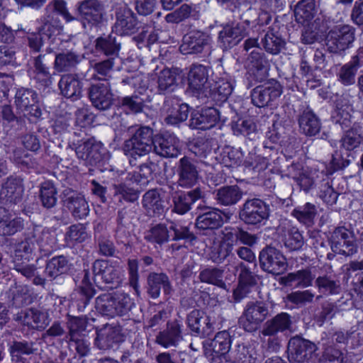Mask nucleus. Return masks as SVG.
I'll use <instances>...</instances> for the list:
<instances>
[{
    "mask_svg": "<svg viewBox=\"0 0 363 363\" xmlns=\"http://www.w3.org/2000/svg\"><path fill=\"white\" fill-rule=\"evenodd\" d=\"M134 306L133 300L123 292L104 294L98 296L95 301L96 311L109 317L128 315Z\"/></svg>",
    "mask_w": 363,
    "mask_h": 363,
    "instance_id": "nucleus-1",
    "label": "nucleus"
},
{
    "mask_svg": "<svg viewBox=\"0 0 363 363\" xmlns=\"http://www.w3.org/2000/svg\"><path fill=\"white\" fill-rule=\"evenodd\" d=\"M151 174L152 170L147 165L140 166L137 172H128L125 181L115 186L116 194L128 201L137 200L140 189L148 183Z\"/></svg>",
    "mask_w": 363,
    "mask_h": 363,
    "instance_id": "nucleus-2",
    "label": "nucleus"
},
{
    "mask_svg": "<svg viewBox=\"0 0 363 363\" xmlns=\"http://www.w3.org/2000/svg\"><path fill=\"white\" fill-rule=\"evenodd\" d=\"M153 131L148 127H140L133 137L126 140L123 146L124 154L128 157L131 165L139 157H143L152 150L153 145Z\"/></svg>",
    "mask_w": 363,
    "mask_h": 363,
    "instance_id": "nucleus-3",
    "label": "nucleus"
},
{
    "mask_svg": "<svg viewBox=\"0 0 363 363\" xmlns=\"http://www.w3.org/2000/svg\"><path fill=\"white\" fill-rule=\"evenodd\" d=\"M269 316V309L266 303L259 301H250L238 319V325L245 332L255 333Z\"/></svg>",
    "mask_w": 363,
    "mask_h": 363,
    "instance_id": "nucleus-4",
    "label": "nucleus"
},
{
    "mask_svg": "<svg viewBox=\"0 0 363 363\" xmlns=\"http://www.w3.org/2000/svg\"><path fill=\"white\" fill-rule=\"evenodd\" d=\"M259 262L263 271L275 275L284 273L287 268L285 257L271 245H267L259 252Z\"/></svg>",
    "mask_w": 363,
    "mask_h": 363,
    "instance_id": "nucleus-5",
    "label": "nucleus"
},
{
    "mask_svg": "<svg viewBox=\"0 0 363 363\" xmlns=\"http://www.w3.org/2000/svg\"><path fill=\"white\" fill-rule=\"evenodd\" d=\"M317 350L318 347L315 343L296 335L289 341V359L292 362H307L315 355Z\"/></svg>",
    "mask_w": 363,
    "mask_h": 363,
    "instance_id": "nucleus-6",
    "label": "nucleus"
},
{
    "mask_svg": "<svg viewBox=\"0 0 363 363\" xmlns=\"http://www.w3.org/2000/svg\"><path fill=\"white\" fill-rule=\"evenodd\" d=\"M79 18L84 28L99 23L103 18L104 9L98 0H84L77 7Z\"/></svg>",
    "mask_w": 363,
    "mask_h": 363,
    "instance_id": "nucleus-7",
    "label": "nucleus"
},
{
    "mask_svg": "<svg viewBox=\"0 0 363 363\" xmlns=\"http://www.w3.org/2000/svg\"><path fill=\"white\" fill-rule=\"evenodd\" d=\"M169 237L172 240H185L192 242L196 240L194 233L189 232V228H150L145 233V238L150 242L162 243L167 241Z\"/></svg>",
    "mask_w": 363,
    "mask_h": 363,
    "instance_id": "nucleus-8",
    "label": "nucleus"
},
{
    "mask_svg": "<svg viewBox=\"0 0 363 363\" xmlns=\"http://www.w3.org/2000/svg\"><path fill=\"white\" fill-rule=\"evenodd\" d=\"M268 206L258 199L247 201L240 213V218L249 225L261 223L268 218Z\"/></svg>",
    "mask_w": 363,
    "mask_h": 363,
    "instance_id": "nucleus-9",
    "label": "nucleus"
},
{
    "mask_svg": "<svg viewBox=\"0 0 363 363\" xmlns=\"http://www.w3.org/2000/svg\"><path fill=\"white\" fill-rule=\"evenodd\" d=\"M59 32L58 29L53 28L50 24H45L39 33H32L29 35L30 48L34 51H39L43 44L48 43V52H54L56 49L55 45H58L60 41V39L57 38Z\"/></svg>",
    "mask_w": 363,
    "mask_h": 363,
    "instance_id": "nucleus-10",
    "label": "nucleus"
},
{
    "mask_svg": "<svg viewBox=\"0 0 363 363\" xmlns=\"http://www.w3.org/2000/svg\"><path fill=\"white\" fill-rule=\"evenodd\" d=\"M354 40V31L349 26H342L330 30L326 38V45L332 52L349 48Z\"/></svg>",
    "mask_w": 363,
    "mask_h": 363,
    "instance_id": "nucleus-11",
    "label": "nucleus"
},
{
    "mask_svg": "<svg viewBox=\"0 0 363 363\" xmlns=\"http://www.w3.org/2000/svg\"><path fill=\"white\" fill-rule=\"evenodd\" d=\"M96 333L95 345L99 350H110L121 341V328L118 325L106 323L101 328H96Z\"/></svg>",
    "mask_w": 363,
    "mask_h": 363,
    "instance_id": "nucleus-12",
    "label": "nucleus"
},
{
    "mask_svg": "<svg viewBox=\"0 0 363 363\" xmlns=\"http://www.w3.org/2000/svg\"><path fill=\"white\" fill-rule=\"evenodd\" d=\"M153 145L156 154L164 157H177L181 150L179 139L169 133L155 135Z\"/></svg>",
    "mask_w": 363,
    "mask_h": 363,
    "instance_id": "nucleus-13",
    "label": "nucleus"
},
{
    "mask_svg": "<svg viewBox=\"0 0 363 363\" xmlns=\"http://www.w3.org/2000/svg\"><path fill=\"white\" fill-rule=\"evenodd\" d=\"M186 324L191 334L197 337H205L213 332L209 317L199 309H194L187 315Z\"/></svg>",
    "mask_w": 363,
    "mask_h": 363,
    "instance_id": "nucleus-14",
    "label": "nucleus"
},
{
    "mask_svg": "<svg viewBox=\"0 0 363 363\" xmlns=\"http://www.w3.org/2000/svg\"><path fill=\"white\" fill-rule=\"evenodd\" d=\"M292 324V317L281 312L265 321L259 333L263 336H276L279 333L290 331Z\"/></svg>",
    "mask_w": 363,
    "mask_h": 363,
    "instance_id": "nucleus-15",
    "label": "nucleus"
},
{
    "mask_svg": "<svg viewBox=\"0 0 363 363\" xmlns=\"http://www.w3.org/2000/svg\"><path fill=\"white\" fill-rule=\"evenodd\" d=\"M22 324L28 328L42 331L50 322V315L45 310L35 308L26 309L20 317Z\"/></svg>",
    "mask_w": 363,
    "mask_h": 363,
    "instance_id": "nucleus-16",
    "label": "nucleus"
},
{
    "mask_svg": "<svg viewBox=\"0 0 363 363\" xmlns=\"http://www.w3.org/2000/svg\"><path fill=\"white\" fill-rule=\"evenodd\" d=\"M219 118V112L215 108L196 110L191 114L190 127L201 130L210 129L217 123Z\"/></svg>",
    "mask_w": 363,
    "mask_h": 363,
    "instance_id": "nucleus-17",
    "label": "nucleus"
},
{
    "mask_svg": "<svg viewBox=\"0 0 363 363\" xmlns=\"http://www.w3.org/2000/svg\"><path fill=\"white\" fill-rule=\"evenodd\" d=\"M282 93L281 86L274 82L267 86H259L255 88L252 92V101L257 107H263L268 103L280 96Z\"/></svg>",
    "mask_w": 363,
    "mask_h": 363,
    "instance_id": "nucleus-18",
    "label": "nucleus"
},
{
    "mask_svg": "<svg viewBox=\"0 0 363 363\" xmlns=\"http://www.w3.org/2000/svg\"><path fill=\"white\" fill-rule=\"evenodd\" d=\"M93 274L95 281L102 280L106 284H111L116 287L121 282L120 272L106 260H96L93 264Z\"/></svg>",
    "mask_w": 363,
    "mask_h": 363,
    "instance_id": "nucleus-19",
    "label": "nucleus"
},
{
    "mask_svg": "<svg viewBox=\"0 0 363 363\" xmlns=\"http://www.w3.org/2000/svg\"><path fill=\"white\" fill-rule=\"evenodd\" d=\"M90 99L94 106L98 109L105 110L110 107L112 103V94L108 82H99L92 84L89 91Z\"/></svg>",
    "mask_w": 363,
    "mask_h": 363,
    "instance_id": "nucleus-20",
    "label": "nucleus"
},
{
    "mask_svg": "<svg viewBox=\"0 0 363 363\" xmlns=\"http://www.w3.org/2000/svg\"><path fill=\"white\" fill-rule=\"evenodd\" d=\"M208 68L202 65H194L188 74L189 88L195 93L204 92L207 89Z\"/></svg>",
    "mask_w": 363,
    "mask_h": 363,
    "instance_id": "nucleus-21",
    "label": "nucleus"
},
{
    "mask_svg": "<svg viewBox=\"0 0 363 363\" xmlns=\"http://www.w3.org/2000/svg\"><path fill=\"white\" fill-rule=\"evenodd\" d=\"M182 339V325L176 320L167 323V329L159 333L156 342L164 347H169L176 346Z\"/></svg>",
    "mask_w": 363,
    "mask_h": 363,
    "instance_id": "nucleus-22",
    "label": "nucleus"
},
{
    "mask_svg": "<svg viewBox=\"0 0 363 363\" xmlns=\"http://www.w3.org/2000/svg\"><path fill=\"white\" fill-rule=\"evenodd\" d=\"M207 209V211L197 217L196 227H220L230 219L229 214L218 209Z\"/></svg>",
    "mask_w": 363,
    "mask_h": 363,
    "instance_id": "nucleus-23",
    "label": "nucleus"
},
{
    "mask_svg": "<svg viewBox=\"0 0 363 363\" xmlns=\"http://www.w3.org/2000/svg\"><path fill=\"white\" fill-rule=\"evenodd\" d=\"M147 292L152 298L160 296L161 289H163L165 294L171 291L170 281L164 273H150L147 277Z\"/></svg>",
    "mask_w": 363,
    "mask_h": 363,
    "instance_id": "nucleus-24",
    "label": "nucleus"
},
{
    "mask_svg": "<svg viewBox=\"0 0 363 363\" xmlns=\"http://www.w3.org/2000/svg\"><path fill=\"white\" fill-rule=\"evenodd\" d=\"M65 204L72 216L77 219H82L89 212L88 202L84 195L79 193H72L65 200Z\"/></svg>",
    "mask_w": 363,
    "mask_h": 363,
    "instance_id": "nucleus-25",
    "label": "nucleus"
},
{
    "mask_svg": "<svg viewBox=\"0 0 363 363\" xmlns=\"http://www.w3.org/2000/svg\"><path fill=\"white\" fill-rule=\"evenodd\" d=\"M179 162V184L182 187L190 188L198 182V172L189 159L183 157Z\"/></svg>",
    "mask_w": 363,
    "mask_h": 363,
    "instance_id": "nucleus-26",
    "label": "nucleus"
},
{
    "mask_svg": "<svg viewBox=\"0 0 363 363\" xmlns=\"http://www.w3.org/2000/svg\"><path fill=\"white\" fill-rule=\"evenodd\" d=\"M233 89V80L227 74L215 82L213 89L210 90L212 99L218 103L224 102L231 94Z\"/></svg>",
    "mask_w": 363,
    "mask_h": 363,
    "instance_id": "nucleus-27",
    "label": "nucleus"
},
{
    "mask_svg": "<svg viewBox=\"0 0 363 363\" xmlns=\"http://www.w3.org/2000/svg\"><path fill=\"white\" fill-rule=\"evenodd\" d=\"M183 82V74L179 68L164 69L162 70L158 77V89L160 92L174 90L176 84Z\"/></svg>",
    "mask_w": 363,
    "mask_h": 363,
    "instance_id": "nucleus-28",
    "label": "nucleus"
},
{
    "mask_svg": "<svg viewBox=\"0 0 363 363\" xmlns=\"http://www.w3.org/2000/svg\"><path fill=\"white\" fill-rule=\"evenodd\" d=\"M206 43L205 35L199 31L191 32L184 37L180 50L184 55L198 53Z\"/></svg>",
    "mask_w": 363,
    "mask_h": 363,
    "instance_id": "nucleus-29",
    "label": "nucleus"
},
{
    "mask_svg": "<svg viewBox=\"0 0 363 363\" xmlns=\"http://www.w3.org/2000/svg\"><path fill=\"white\" fill-rule=\"evenodd\" d=\"M363 143V126L354 123L345 132L341 139V146L346 151L350 152L359 147Z\"/></svg>",
    "mask_w": 363,
    "mask_h": 363,
    "instance_id": "nucleus-30",
    "label": "nucleus"
},
{
    "mask_svg": "<svg viewBox=\"0 0 363 363\" xmlns=\"http://www.w3.org/2000/svg\"><path fill=\"white\" fill-rule=\"evenodd\" d=\"M138 21L133 11L125 9L123 13H118L116 23V29L121 35H129L138 29Z\"/></svg>",
    "mask_w": 363,
    "mask_h": 363,
    "instance_id": "nucleus-31",
    "label": "nucleus"
},
{
    "mask_svg": "<svg viewBox=\"0 0 363 363\" xmlns=\"http://www.w3.org/2000/svg\"><path fill=\"white\" fill-rule=\"evenodd\" d=\"M103 149L101 143L89 140L77 147L76 154L79 158L84 160L96 162L101 158Z\"/></svg>",
    "mask_w": 363,
    "mask_h": 363,
    "instance_id": "nucleus-32",
    "label": "nucleus"
},
{
    "mask_svg": "<svg viewBox=\"0 0 363 363\" xmlns=\"http://www.w3.org/2000/svg\"><path fill=\"white\" fill-rule=\"evenodd\" d=\"M61 93L67 98L73 101L79 99L82 94V84L79 80L73 75H64L60 82Z\"/></svg>",
    "mask_w": 363,
    "mask_h": 363,
    "instance_id": "nucleus-33",
    "label": "nucleus"
},
{
    "mask_svg": "<svg viewBox=\"0 0 363 363\" xmlns=\"http://www.w3.org/2000/svg\"><path fill=\"white\" fill-rule=\"evenodd\" d=\"M231 345L230 334L228 331L223 330L218 333L214 338L211 341L203 342L204 350H210L214 353L229 352Z\"/></svg>",
    "mask_w": 363,
    "mask_h": 363,
    "instance_id": "nucleus-34",
    "label": "nucleus"
},
{
    "mask_svg": "<svg viewBox=\"0 0 363 363\" xmlns=\"http://www.w3.org/2000/svg\"><path fill=\"white\" fill-rule=\"evenodd\" d=\"M320 293L328 295L339 294L342 290L340 281L335 275L323 274L315 281Z\"/></svg>",
    "mask_w": 363,
    "mask_h": 363,
    "instance_id": "nucleus-35",
    "label": "nucleus"
},
{
    "mask_svg": "<svg viewBox=\"0 0 363 363\" xmlns=\"http://www.w3.org/2000/svg\"><path fill=\"white\" fill-rule=\"evenodd\" d=\"M247 34L243 23L235 27H225L220 32L219 38L225 46H232L238 44Z\"/></svg>",
    "mask_w": 363,
    "mask_h": 363,
    "instance_id": "nucleus-36",
    "label": "nucleus"
},
{
    "mask_svg": "<svg viewBox=\"0 0 363 363\" xmlns=\"http://www.w3.org/2000/svg\"><path fill=\"white\" fill-rule=\"evenodd\" d=\"M164 202L161 194L156 189L150 190L143 196V206L150 215L162 213L164 208Z\"/></svg>",
    "mask_w": 363,
    "mask_h": 363,
    "instance_id": "nucleus-37",
    "label": "nucleus"
},
{
    "mask_svg": "<svg viewBox=\"0 0 363 363\" xmlns=\"http://www.w3.org/2000/svg\"><path fill=\"white\" fill-rule=\"evenodd\" d=\"M94 294L95 290L89 281L88 273L86 272L82 281V286L77 289L75 294L78 310L80 311H84Z\"/></svg>",
    "mask_w": 363,
    "mask_h": 363,
    "instance_id": "nucleus-38",
    "label": "nucleus"
},
{
    "mask_svg": "<svg viewBox=\"0 0 363 363\" xmlns=\"http://www.w3.org/2000/svg\"><path fill=\"white\" fill-rule=\"evenodd\" d=\"M313 277L308 269H301L295 272L289 273L281 277V284L285 286H292L294 284L297 287H308L312 284Z\"/></svg>",
    "mask_w": 363,
    "mask_h": 363,
    "instance_id": "nucleus-39",
    "label": "nucleus"
},
{
    "mask_svg": "<svg viewBox=\"0 0 363 363\" xmlns=\"http://www.w3.org/2000/svg\"><path fill=\"white\" fill-rule=\"evenodd\" d=\"M34 342L31 341H13L9 347V353L12 359L16 362L26 361L24 355L29 356L35 352L36 349L34 348Z\"/></svg>",
    "mask_w": 363,
    "mask_h": 363,
    "instance_id": "nucleus-40",
    "label": "nucleus"
},
{
    "mask_svg": "<svg viewBox=\"0 0 363 363\" xmlns=\"http://www.w3.org/2000/svg\"><path fill=\"white\" fill-rule=\"evenodd\" d=\"M224 270L218 267H207L202 269L199 279L202 283L215 285L220 289H227V285L224 282Z\"/></svg>",
    "mask_w": 363,
    "mask_h": 363,
    "instance_id": "nucleus-41",
    "label": "nucleus"
},
{
    "mask_svg": "<svg viewBox=\"0 0 363 363\" xmlns=\"http://www.w3.org/2000/svg\"><path fill=\"white\" fill-rule=\"evenodd\" d=\"M88 321L89 319L86 317L69 316L67 322L68 332L65 336L66 340L83 337L84 333L88 330Z\"/></svg>",
    "mask_w": 363,
    "mask_h": 363,
    "instance_id": "nucleus-42",
    "label": "nucleus"
},
{
    "mask_svg": "<svg viewBox=\"0 0 363 363\" xmlns=\"http://www.w3.org/2000/svg\"><path fill=\"white\" fill-rule=\"evenodd\" d=\"M314 0H301L295 9V18L298 23L307 24L314 16Z\"/></svg>",
    "mask_w": 363,
    "mask_h": 363,
    "instance_id": "nucleus-43",
    "label": "nucleus"
},
{
    "mask_svg": "<svg viewBox=\"0 0 363 363\" xmlns=\"http://www.w3.org/2000/svg\"><path fill=\"white\" fill-rule=\"evenodd\" d=\"M352 111V106L347 102H338L336 105L335 111L332 113L333 121L340 124L342 129H345L350 125L351 123V111Z\"/></svg>",
    "mask_w": 363,
    "mask_h": 363,
    "instance_id": "nucleus-44",
    "label": "nucleus"
},
{
    "mask_svg": "<svg viewBox=\"0 0 363 363\" xmlns=\"http://www.w3.org/2000/svg\"><path fill=\"white\" fill-rule=\"evenodd\" d=\"M299 126L302 132L307 135H316L320 128L319 121L316 116L310 111L304 112L301 116Z\"/></svg>",
    "mask_w": 363,
    "mask_h": 363,
    "instance_id": "nucleus-45",
    "label": "nucleus"
},
{
    "mask_svg": "<svg viewBox=\"0 0 363 363\" xmlns=\"http://www.w3.org/2000/svg\"><path fill=\"white\" fill-rule=\"evenodd\" d=\"M242 197V194L237 186H225L217 193L218 201L223 205L236 203Z\"/></svg>",
    "mask_w": 363,
    "mask_h": 363,
    "instance_id": "nucleus-46",
    "label": "nucleus"
},
{
    "mask_svg": "<svg viewBox=\"0 0 363 363\" xmlns=\"http://www.w3.org/2000/svg\"><path fill=\"white\" fill-rule=\"evenodd\" d=\"M68 269V260L63 256L52 257L46 265L45 273L51 278H55Z\"/></svg>",
    "mask_w": 363,
    "mask_h": 363,
    "instance_id": "nucleus-47",
    "label": "nucleus"
},
{
    "mask_svg": "<svg viewBox=\"0 0 363 363\" xmlns=\"http://www.w3.org/2000/svg\"><path fill=\"white\" fill-rule=\"evenodd\" d=\"M189 108L186 104H176L169 111L165 121L169 125H177L185 121L189 115Z\"/></svg>",
    "mask_w": 363,
    "mask_h": 363,
    "instance_id": "nucleus-48",
    "label": "nucleus"
},
{
    "mask_svg": "<svg viewBox=\"0 0 363 363\" xmlns=\"http://www.w3.org/2000/svg\"><path fill=\"white\" fill-rule=\"evenodd\" d=\"M35 244L30 240H25L16 245L14 250V260L28 262L31 258Z\"/></svg>",
    "mask_w": 363,
    "mask_h": 363,
    "instance_id": "nucleus-49",
    "label": "nucleus"
},
{
    "mask_svg": "<svg viewBox=\"0 0 363 363\" xmlns=\"http://www.w3.org/2000/svg\"><path fill=\"white\" fill-rule=\"evenodd\" d=\"M79 60V56L73 52L58 54L55 56V68L59 72L66 71Z\"/></svg>",
    "mask_w": 363,
    "mask_h": 363,
    "instance_id": "nucleus-50",
    "label": "nucleus"
},
{
    "mask_svg": "<svg viewBox=\"0 0 363 363\" xmlns=\"http://www.w3.org/2000/svg\"><path fill=\"white\" fill-rule=\"evenodd\" d=\"M284 245L290 250H299L303 245V237L298 228H290L282 239Z\"/></svg>",
    "mask_w": 363,
    "mask_h": 363,
    "instance_id": "nucleus-51",
    "label": "nucleus"
},
{
    "mask_svg": "<svg viewBox=\"0 0 363 363\" xmlns=\"http://www.w3.org/2000/svg\"><path fill=\"white\" fill-rule=\"evenodd\" d=\"M56 194V189L52 182H45L42 184L40 196L45 207L51 208L55 206L57 201Z\"/></svg>",
    "mask_w": 363,
    "mask_h": 363,
    "instance_id": "nucleus-52",
    "label": "nucleus"
},
{
    "mask_svg": "<svg viewBox=\"0 0 363 363\" xmlns=\"http://www.w3.org/2000/svg\"><path fill=\"white\" fill-rule=\"evenodd\" d=\"M232 130L236 135H250L256 130V125L251 118H239L233 123Z\"/></svg>",
    "mask_w": 363,
    "mask_h": 363,
    "instance_id": "nucleus-53",
    "label": "nucleus"
},
{
    "mask_svg": "<svg viewBox=\"0 0 363 363\" xmlns=\"http://www.w3.org/2000/svg\"><path fill=\"white\" fill-rule=\"evenodd\" d=\"M334 233L336 238L339 239L338 242L340 244H341V240H342L343 245H347L348 247H351L347 252L342 250V254L350 255L356 252V248L353 245V242L356 238L353 232H350L348 228H335Z\"/></svg>",
    "mask_w": 363,
    "mask_h": 363,
    "instance_id": "nucleus-54",
    "label": "nucleus"
},
{
    "mask_svg": "<svg viewBox=\"0 0 363 363\" xmlns=\"http://www.w3.org/2000/svg\"><path fill=\"white\" fill-rule=\"evenodd\" d=\"M284 45V41L272 32H268L264 38L265 50L273 55L278 54Z\"/></svg>",
    "mask_w": 363,
    "mask_h": 363,
    "instance_id": "nucleus-55",
    "label": "nucleus"
},
{
    "mask_svg": "<svg viewBox=\"0 0 363 363\" xmlns=\"http://www.w3.org/2000/svg\"><path fill=\"white\" fill-rule=\"evenodd\" d=\"M316 213V209L314 205L307 203L305 206L295 209L293 215L301 223L307 224L310 223Z\"/></svg>",
    "mask_w": 363,
    "mask_h": 363,
    "instance_id": "nucleus-56",
    "label": "nucleus"
},
{
    "mask_svg": "<svg viewBox=\"0 0 363 363\" xmlns=\"http://www.w3.org/2000/svg\"><path fill=\"white\" fill-rule=\"evenodd\" d=\"M313 298L314 294L309 290L297 291L286 296L287 301L299 306L312 303Z\"/></svg>",
    "mask_w": 363,
    "mask_h": 363,
    "instance_id": "nucleus-57",
    "label": "nucleus"
},
{
    "mask_svg": "<svg viewBox=\"0 0 363 363\" xmlns=\"http://www.w3.org/2000/svg\"><path fill=\"white\" fill-rule=\"evenodd\" d=\"M113 63L112 60H107L102 62L96 64L92 69L94 79H98L100 82H107L106 77L108 76L113 67Z\"/></svg>",
    "mask_w": 363,
    "mask_h": 363,
    "instance_id": "nucleus-58",
    "label": "nucleus"
},
{
    "mask_svg": "<svg viewBox=\"0 0 363 363\" xmlns=\"http://www.w3.org/2000/svg\"><path fill=\"white\" fill-rule=\"evenodd\" d=\"M96 48L102 50L106 55H111L119 50V46L116 43L114 38L108 36L97 39Z\"/></svg>",
    "mask_w": 363,
    "mask_h": 363,
    "instance_id": "nucleus-59",
    "label": "nucleus"
},
{
    "mask_svg": "<svg viewBox=\"0 0 363 363\" xmlns=\"http://www.w3.org/2000/svg\"><path fill=\"white\" fill-rule=\"evenodd\" d=\"M232 251V245L221 244L215 247L209 254V259L214 263H221L230 255Z\"/></svg>",
    "mask_w": 363,
    "mask_h": 363,
    "instance_id": "nucleus-60",
    "label": "nucleus"
},
{
    "mask_svg": "<svg viewBox=\"0 0 363 363\" xmlns=\"http://www.w3.org/2000/svg\"><path fill=\"white\" fill-rule=\"evenodd\" d=\"M357 70L355 62L345 65L341 69L340 79L345 85H350L354 82V75Z\"/></svg>",
    "mask_w": 363,
    "mask_h": 363,
    "instance_id": "nucleus-61",
    "label": "nucleus"
},
{
    "mask_svg": "<svg viewBox=\"0 0 363 363\" xmlns=\"http://www.w3.org/2000/svg\"><path fill=\"white\" fill-rule=\"evenodd\" d=\"M85 228H69L65 235V240L68 245L82 242L88 238Z\"/></svg>",
    "mask_w": 363,
    "mask_h": 363,
    "instance_id": "nucleus-62",
    "label": "nucleus"
},
{
    "mask_svg": "<svg viewBox=\"0 0 363 363\" xmlns=\"http://www.w3.org/2000/svg\"><path fill=\"white\" fill-rule=\"evenodd\" d=\"M229 354L230 363H250L251 362V356L245 346H238L235 350L229 352Z\"/></svg>",
    "mask_w": 363,
    "mask_h": 363,
    "instance_id": "nucleus-63",
    "label": "nucleus"
},
{
    "mask_svg": "<svg viewBox=\"0 0 363 363\" xmlns=\"http://www.w3.org/2000/svg\"><path fill=\"white\" fill-rule=\"evenodd\" d=\"M238 267L240 269L239 282L250 286H255L257 284V279L255 273L242 262L238 265Z\"/></svg>",
    "mask_w": 363,
    "mask_h": 363,
    "instance_id": "nucleus-64",
    "label": "nucleus"
}]
</instances>
